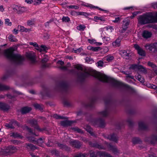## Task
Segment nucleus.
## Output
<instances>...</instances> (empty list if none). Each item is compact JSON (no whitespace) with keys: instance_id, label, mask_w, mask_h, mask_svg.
<instances>
[{"instance_id":"nucleus-1","label":"nucleus","mask_w":157,"mask_h":157,"mask_svg":"<svg viewBox=\"0 0 157 157\" xmlns=\"http://www.w3.org/2000/svg\"><path fill=\"white\" fill-rule=\"evenodd\" d=\"M74 67L81 71L78 75L79 78L82 80L92 76L98 78L101 81L110 83L113 86L116 87L129 88L128 85L116 80L113 78L108 77L105 75L98 73L95 71L91 69H87L85 67L83 68L81 65H75L74 66Z\"/></svg>"},{"instance_id":"nucleus-2","label":"nucleus","mask_w":157,"mask_h":157,"mask_svg":"<svg viewBox=\"0 0 157 157\" xmlns=\"http://www.w3.org/2000/svg\"><path fill=\"white\" fill-rule=\"evenodd\" d=\"M14 49L10 48L4 51V55L13 63L17 64L22 63L24 60V57L19 54L14 53Z\"/></svg>"},{"instance_id":"nucleus-3","label":"nucleus","mask_w":157,"mask_h":157,"mask_svg":"<svg viewBox=\"0 0 157 157\" xmlns=\"http://www.w3.org/2000/svg\"><path fill=\"white\" fill-rule=\"evenodd\" d=\"M139 22L141 25L157 22V13L155 16L152 13H148L140 16L138 18Z\"/></svg>"},{"instance_id":"nucleus-4","label":"nucleus","mask_w":157,"mask_h":157,"mask_svg":"<svg viewBox=\"0 0 157 157\" xmlns=\"http://www.w3.org/2000/svg\"><path fill=\"white\" fill-rule=\"evenodd\" d=\"M90 157H97V156H99L100 157H104L106 156L108 157H112L111 156L105 152L98 151L96 153L93 151L90 153Z\"/></svg>"},{"instance_id":"nucleus-5","label":"nucleus","mask_w":157,"mask_h":157,"mask_svg":"<svg viewBox=\"0 0 157 157\" xmlns=\"http://www.w3.org/2000/svg\"><path fill=\"white\" fill-rule=\"evenodd\" d=\"M144 47L147 50H148L152 52H157V43L147 44L144 45Z\"/></svg>"},{"instance_id":"nucleus-6","label":"nucleus","mask_w":157,"mask_h":157,"mask_svg":"<svg viewBox=\"0 0 157 157\" xmlns=\"http://www.w3.org/2000/svg\"><path fill=\"white\" fill-rule=\"evenodd\" d=\"M5 126L7 129H14L16 126L19 127L20 124L15 120H13L9 123H6L5 124Z\"/></svg>"},{"instance_id":"nucleus-7","label":"nucleus","mask_w":157,"mask_h":157,"mask_svg":"<svg viewBox=\"0 0 157 157\" xmlns=\"http://www.w3.org/2000/svg\"><path fill=\"white\" fill-rule=\"evenodd\" d=\"M104 137L105 138L116 143H117L119 138L117 135L115 133H113L109 135H105Z\"/></svg>"},{"instance_id":"nucleus-8","label":"nucleus","mask_w":157,"mask_h":157,"mask_svg":"<svg viewBox=\"0 0 157 157\" xmlns=\"http://www.w3.org/2000/svg\"><path fill=\"white\" fill-rule=\"evenodd\" d=\"M93 124L94 125H98L101 128H104L105 124L104 120L101 118L94 121Z\"/></svg>"},{"instance_id":"nucleus-9","label":"nucleus","mask_w":157,"mask_h":157,"mask_svg":"<svg viewBox=\"0 0 157 157\" xmlns=\"http://www.w3.org/2000/svg\"><path fill=\"white\" fill-rule=\"evenodd\" d=\"M130 68L133 69H137L143 73H147V70L146 69L141 65H132L130 67Z\"/></svg>"},{"instance_id":"nucleus-10","label":"nucleus","mask_w":157,"mask_h":157,"mask_svg":"<svg viewBox=\"0 0 157 157\" xmlns=\"http://www.w3.org/2000/svg\"><path fill=\"white\" fill-rule=\"evenodd\" d=\"M105 145L109 150L112 151L114 154L119 153V151L116 146H113L110 144L107 143H106Z\"/></svg>"},{"instance_id":"nucleus-11","label":"nucleus","mask_w":157,"mask_h":157,"mask_svg":"<svg viewBox=\"0 0 157 157\" xmlns=\"http://www.w3.org/2000/svg\"><path fill=\"white\" fill-rule=\"evenodd\" d=\"M27 122L30 124L32 126L34 127L35 129L40 131H41V129L37 125V122L36 120L34 119L29 120L27 121Z\"/></svg>"},{"instance_id":"nucleus-12","label":"nucleus","mask_w":157,"mask_h":157,"mask_svg":"<svg viewBox=\"0 0 157 157\" xmlns=\"http://www.w3.org/2000/svg\"><path fill=\"white\" fill-rule=\"evenodd\" d=\"M134 48L137 51L138 54L140 56H145L146 55L145 51L141 48L137 44H135L134 45Z\"/></svg>"},{"instance_id":"nucleus-13","label":"nucleus","mask_w":157,"mask_h":157,"mask_svg":"<svg viewBox=\"0 0 157 157\" xmlns=\"http://www.w3.org/2000/svg\"><path fill=\"white\" fill-rule=\"evenodd\" d=\"M89 145L92 147H95L99 149H105L106 148L103 146L98 144L96 142L92 143L91 142H89Z\"/></svg>"},{"instance_id":"nucleus-14","label":"nucleus","mask_w":157,"mask_h":157,"mask_svg":"<svg viewBox=\"0 0 157 157\" xmlns=\"http://www.w3.org/2000/svg\"><path fill=\"white\" fill-rule=\"evenodd\" d=\"M17 150V149L15 147L10 146L7 148L6 152L9 154H11L15 153Z\"/></svg>"},{"instance_id":"nucleus-15","label":"nucleus","mask_w":157,"mask_h":157,"mask_svg":"<svg viewBox=\"0 0 157 157\" xmlns=\"http://www.w3.org/2000/svg\"><path fill=\"white\" fill-rule=\"evenodd\" d=\"M71 144L73 147L79 148L82 145L81 142L78 140H73L71 141Z\"/></svg>"},{"instance_id":"nucleus-16","label":"nucleus","mask_w":157,"mask_h":157,"mask_svg":"<svg viewBox=\"0 0 157 157\" xmlns=\"http://www.w3.org/2000/svg\"><path fill=\"white\" fill-rule=\"evenodd\" d=\"M73 123V121L66 120L61 121L60 124L62 126L66 127L71 125Z\"/></svg>"},{"instance_id":"nucleus-17","label":"nucleus","mask_w":157,"mask_h":157,"mask_svg":"<svg viewBox=\"0 0 157 157\" xmlns=\"http://www.w3.org/2000/svg\"><path fill=\"white\" fill-rule=\"evenodd\" d=\"M120 54L124 58H126V57H129L131 56L130 53L129 52L125 50H121L119 51Z\"/></svg>"},{"instance_id":"nucleus-18","label":"nucleus","mask_w":157,"mask_h":157,"mask_svg":"<svg viewBox=\"0 0 157 157\" xmlns=\"http://www.w3.org/2000/svg\"><path fill=\"white\" fill-rule=\"evenodd\" d=\"M10 108L9 106L5 103L0 102V109L4 111H7Z\"/></svg>"},{"instance_id":"nucleus-19","label":"nucleus","mask_w":157,"mask_h":157,"mask_svg":"<svg viewBox=\"0 0 157 157\" xmlns=\"http://www.w3.org/2000/svg\"><path fill=\"white\" fill-rule=\"evenodd\" d=\"M152 35V33L151 32H149L147 30L144 31L142 33V36L145 39H147L150 38Z\"/></svg>"},{"instance_id":"nucleus-20","label":"nucleus","mask_w":157,"mask_h":157,"mask_svg":"<svg viewBox=\"0 0 157 157\" xmlns=\"http://www.w3.org/2000/svg\"><path fill=\"white\" fill-rule=\"evenodd\" d=\"M139 127L140 129L141 130H146L147 128L146 124L143 121H140L139 123Z\"/></svg>"},{"instance_id":"nucleus-21","label":"nucleus","mask_w":157,"mask_h":157,"mask_svg":"<svg viewBox=\"0 0 157 157\" xmlns=\"http://www.w3.org/2000/svg\"><path fill=\"white\" fill-rule=\"evenodd\" d=\"M26 56L27 58L32 62H34L35 60V56L33 53H27L26 54Z\"/></svg>"},{"instance_id":"nucleus-22","label":"nucleus","mask_w":157,"mask_h":157,"mask_svg":"<svg viewBox=\"0 0 157 157\" xmlns=\"http://www.w3.org/2000/svg\"><path fill=\"white\" fill-rule=\"evenodd\" d=\"M122 28L123 30L125 31L128 28V26L129 23V20L128 19H125L123 21Z\"/></svg>"},{"instance_id":"nucleus-23","label":"nucleus","mask_w":157,"mask_h":157,"mask_svg":"<svg viewBox=\"0 0 157 157\" xmlns=\"http://www.w3.org/2000/svg\"><path fill=\"white\" fill-rule=\"evenodd\" d=\"M31 141L35 144H37L41 146V145L42 143H43L44 141V138H41L37 140H35L34 139H32Z\"/></svg>"},{"instance_id":"nucleus-24","label":"nucleus","mask_w":157,"mask_h":157,"mask_svg":"<svg viewBox=\"0 0 157 157\" xmlns=\"http://www.w3.org/2000/svg\"><path fill=\"white\" fill-rule=\"evenodd\" d=\"M109 114L108 111L107 109L100 112L98 113V116L100 117H107Z\"/></svg>"},{"instance_id":"nucleus-25","label":"nucleus","mask_w":157,"mask_h":157,"mask_svg":"<svg viewBox=\"0 0 157 157\" xmlns=\"http://www.w3.org/2000/svg\"><path fill=\"white\" fill-rule=\"evenodd\" d=\"M121 39L119 38L117 39L115 41L113 42L112 43L113 46L115 47H119L121 45Z\"/></svg>"},{"instance_id":"nucleus-26","label":"nucleus","mask_w":157,"mask_h":157,"mask_svg":"<svg viewBox=\"0 0 157 157\" xmlns=\"http://www.w3.org/2000/svg\"><path fill=\"white\" fill-rule=\"evenodd\" d=\"M60 89L63 91H66L68 88L67 84L66 82H63L60 85Z\"/></svg>"},{"instance_id":"nucleus-27","label":"nucleus","mask_w":157,"mask_h":157,"mask_svg":"<svg viewBox=\"0 0 157 157\" xmlns=\"http://www.w3.org/2000/svg\"><path fill=\"white\" fill-rule=\"evenodd\" d=\"M31 109L30 107H25L21 108V112L22 114H25L29 112Z\"/></svg>"},{"instance_id":"nucleus-28","label":"nucleus","mask_w":157,"mask_h":157,"mask_svg":"<svg viewBox=\"0 0 157 157\" xmlns=\"http://www.w3.org/2000/svg\"><path fill=\"white\" fill-rule=\"evenodd\" d=\"M86 6V7H89L90 8L97 9L99 10L104 11L105 13H108L109 12V11L108 10H105L102 9H101L100 8H99V7H98V6H94L92 5L89 4V5H88Z\"/></svg>"},{"instance_id":"nucleus-29","label":"nucleus","mask_w":157,"mask_h":157,"mask_svg":"<svg viewBox=\"0 0 157 157\" xmlns=\"http://www.w3.org/2000/svg\"><path fill=\"white\" fill-rule=\"evenodd\" d=\"M147 64L149 66L153 69L155 72L157 74V66L153 63L150 62H148Z\"/></svg>"},{"instance_id":"nucleus-30","label":"nucleus","mask_w":157,"mask_h":157,"mask_svg":"<svg viewBox=\"0 0 157 157\" xmlns=\"http://www.w3.org/2000/svg\"><path fill=\"white\" fill-rule=\"evenodd\" d=\"M18 28L20 30V31L21 32H29L31 31V29H27L24 27L23 26L19 25L18 26Z\"/></svg>"},{"instance_id":"nucleus-31","label":"nucleus","mask_w":157,"mask_h":157,"mask_svg":"<svg viewBox=\"0 0 157 157\" xmlns=\"http://www.w3.org/2000/svg\"><path fill=\"white\" fill-rule=\"evenodd\" d=\"M10 89V87L7 86L0 83V91L6 90Z\"/></svg>"},{"instance_id":"nucleus-32","label":"nucleus","mask_w":157,"mask_h":157,"mask_svg":"<svg viewBox=\"0 0 157 157\" xmlns=\"http://www.w3.org/2000/svg\"><path fill=\"white\" fill-rule=\"evenodd\" d=\"M25 145L27 149H30L32 150H34L37 148L36 147L31 144H26Z\"/></svg>"},{"instance_id":"nucleus-33","label":"nucleus","mask_w":157,"mask_h":157,"mask_svg":"<svg viewBox=\"0 0 157 157\" xmlns=\"http://www.w3.org/2000/svg\"><path fill=\"white\" fill-rule=\"evenodd\" d=\"M27 10V9L24 7L19 6L18 11L17 13L18 14H21L22 13L25 12Z\"/></svg>"},{"instance_id":"nucleus-34","label":"nucleus","mask_w":157,"mask_h":157,"mask_svg":"<svg viewBox=\"0 0 157 157\" xmlns=\"http://www.w3.org/2000/svg\"><path fill=\"white\" fill-rule=\"evenodd\" d=\"M33 105L35 109L40 110H42L44 108V106L43 105H40L38 103L34 104Z\"/></svg>"},{"instance_id":"nucleus-35","label":"nucleus","mask_w":157,"mask_h":157,"mask_svg":"<svg viewBox=\"0 0 157 157\" xmlns=\"http://www.w3.org/2000/svg\"><path fill=\"white\" fill-rule=\"evenodd\" d=\"M84 128L86 131L90 133L91 135H93L94 133L92 132V129L90 126L87 125L85 126Z\"/></svg>"},{"instance_id":"nucleus-36","label":"nucleus","mask_w":157,"mask_h":157,"mask_svg":"<svg viewBox=\"0 0 157 157\" xmlns=\"http://www.w3.org/2000/svg\"><path fill=\"white\" fill-rule=\"evenodd\" d=\"M36 49L39 51L40 52L42 51H45L48 50V48L45 46L41 45L40 47L37 48Z\"/></svg>"},{"instance_id":"nucleus-37","label":"nucleus","mask_w":157,"mask_h":157,"mask_svg":"<svg viewBox=\"0 0 157 157\" xmlns=\"http://www.w3.org/2000/svg\"><path fill=\"white\" fill-rule=\"evenodd\" d=\"M89 155L88 153L82 154L80 153L76 154L74 157H87Z\"/></svg>"},{"instance_id":"nucleus-38","label":"nucleus","mask_w":157,"mask_h":157,"mask_svg":"<svg viewBox=\"0 0 157 157\" xmlns=\"http://www.w3.org/2000/svg\"><path fill=\"white\" fill-rule=\"evenodd\" d=\"M48 60V56L46 55H45L44 56V57L42 60V63H44L47 62ZM43 66L44 67H46V65L44 64L43 65Z\"/></svg>"},{"instance_id":"nucleus-39","label":"nucleus","mask_w":157,"mask_h":157,"mask_svg":"<svg viewBox=\"0 0 157 157\" xmlns=\"http://www.w3.org/2000/svg\"><path fill=\"white\" fill-rule=\"evenodd\" d=\"M152 140L151 141V143L153 144H157V136L156 135L152 136Z\"/></svg>"},{"instance_id":"nucleus-40","label":"nucleus","mask_w":157,"mask_h":157,"mask_svg":"<svg viewBox=\"0 0 157 157\" xmlns=\"http://www.w3.org/2000/svg\"><path fill=\"white\" fill-rule=\"evenodd\" d=\"M136 77V78L141 82L143 83L144 82V78L142 77L141 75H138Z\"/></svg>"},{"instance_id":"nucleus-41","label":"nucleus","mask_w":157,"mask_h":157,"mask_svg":"<svg viewBox=\"0 0 157 157\" xmlns=\"http://www.w3.org/2000/svg\"><path fill=\"white\" fill-rule=\"evenodd\" d=\"M11 136L15 138H22L21 136L17 132H13L12 133Z\"/></svg>"},{"instance_id":"nucleus-42","label":"nucleus","mask_w":157,"mask_h":157,"mask_svg":"<svg viewBox=\"0 0 157 157\" xmlns=\"http://www.w3.org/2000/svg\"><path fill=\"white\" fill-rule=\"evenodd\" d=\"M9 40L11 42H15L17 41V39L15 37L12 35H10L8 37Z\"/></svg>"},{"instance_id":"nucleus-43","label":"nucleus","mask_w":157,"mask_h":157,"mask_svg":"<svg viewBox=\"0 0 157 157\" xmlns=\"http://www.w3.org/2000/svg\"><path fill=\"white\" fill-rule=\"evenodd\" d=\"M87 48L88 49H90L96 52L99 49V47H93L91 46H89Z\"/></svg>"},{"instance_id":"nucleus-44","label":"nucleus","mask_w":157,"mask_h":157,"mask_svg":"<svg viewBox=\"0 0 157 157\" xmlns=\"http://www.w3.org/2000/svg\"><path fill=\"white\" fill-rule=\"evenodd\" d=\"M67 65H68L67 66H59L58 67L62 70H64V71H68V69H67V67H69L70 65V64L68 63Z\"/></svg>"},{"instance_id":"nucleus-45","label":"nucleus","mask_w":157,"mask_h":157,"mask_svg":"<svg viewBox=\"0 0 157 157\" xmlns=\"http://www.w3.org/2000/svg\"><path fill=\"white\" fill-rule=\"evenodd\" d=\"M62 21L65 22H68L70 21V19L68 17L63 16L62 19Z\"/></svg>"},{"instance_id":"nucleus-46","label":"nucleus","mask_w":157,"mask_h":157,"mask_svg":"<svg viewBox=\"0 0 157 157\" xmlns=\"http://www.w3.org/2000/svg\"><path fill=\"white\" fill-rule=\"evenodd\" d=\"M73 13H76L78 15L85 16H87L88 15V14L87 13L83 12H74Z\"/></svg>"},{"instance_id":"nucleus-47","label":"nucleus","mask_w":157,"mask_h":157,"mask_svg":"<svg viewBox=\"0 0 157 157\" xmlns=\"http://www.w3.org/2000/svg\"><path fill=\"white\" fill-rule=\"evenodd\" d=\"M106 59L108 61L110 62L114 59V57L112 56L108 55L106 57Z\"/></svg>"},{"instance_id":"nucleus-48","label":"nucleus","mask_w":157,"mask_h":157,"mask_svg":"<svg viewBox=\"0 0 157 157\" xmlns=\"http://www.w3.org/2000/svg\"><path fill=\"white\" fill-rule=\"evenodd\" d=\"M5 24L6 25L8 26H11L12 25V22L10 21V20L8 18H6L5 20Z\"/></svg>"},{"instance_id":"nucleus-49","label":"nucleus","mask_w":157,"mask_h":157,"mask_svg":"<svg viewBox=\"0 0 157 157\" xmlns=\"http://www.w3.org/2000/svg\"><path fill=\"white\" fill-rule=\"evenodd\" d=\"M77 28L78 30L80 31H83L86 28V27L83 25H80L77 26Z\"/></svg>"},{"instance_id":"nucleus-50","label":"nucleus","mask_w":157,"mask_h":157,"mask_svg":"<svg viewBox=\"0 0 157 157\" xmlns=\"http://www.w3.org/2000/svg\"><path fill=\"white\" fill-rule=\"evenodd\" d=\"M139 139L137 137L134 138L132 139V142L134 144L139 143Z\"/></svg>"},{"instance_id":"nucleus-51","label":"nucleus","mask_w":157,"mask_h":157,"mask_svg":"<svg viewBox=\"0 0 157 157\" xmlns=\"http://www.w3.org/2000/svg\"><path fill=\"white\" fill-rule=\"evenodd\" d=\"M51 152L53 154H54L57 156H58L59 154V151L56 150H53Z\"/></svg>"},{"instance_id":"nucleus-52","label":"nucleus","mask_w":157,"mask_h":157,"mask_svg":"<svg viewBox=\"0 0 157 157\" xmlns=\"http://www.w3.org/2000/svg\"><path fill=\"white\" fill-rule=\"evenodd\" d=\"M53 117L56 119H63L64 118V117L59 116L57 114H54Z\"/></svg>"},{"instance_id":"nucleus-53","label":"nucleus","mask_w":157,"mask_h":157,"mask_svg":"<svg viewBox=\"0 0 157 157\" xmlns=\"http://www.w3.org/2000/svg\"><path fill=\"white\" fill-rule=\"evenodd\" d=\"M29 44L30 45H33L35 47L37 48H39L38 45L36 42H30Z\"/></svg>"},{"instance_id":"nucleus-54","label":"nucleus","mask_w":157,"mask_h":157,"mask_svg":"<svg viewBox=\"0 0 157 157\" xmlns=\"http://www.w3.org/2000/svg\"><path fill=\"white\" fill-rule=\"evenodd\" d=\"M68 8L69 9H77L79 8L78 6L75 5H70L68 6Z\"/></svg>"},{"instance_id":"nucleus-55","label":"nucleus","mask_w":157,"mask_h":157,"mask_svg":"<svg viewBox=\"0 0 157 157\" xmlns=\"http://www.w3.org/2000/svg\"><path fill=\"white\" fill-rule=\"evenodd\" d=\"M74 129L75 131H77L78 133H83V131L81 129L79 128H74Z\"/></svg>"},{"instance_id":"nucleus-56","label":"nucleus","mask_w":157,"mask_h":157,"mask_svg":"<svg viewBox=\"0 0 157 157\" xmlns=\"http://www.w3.org/2000/svg\"><path fill=\"white\" fill-rule=\"evenodd\" d=\"M95 100V99L94 98H92L90 100V103L88 105V106L90 107H92L93 103L94 102Z\"/></svg>"},{"instance_id":"nucleus-57","label":"nucleus","mask_w":157,"mask_h":157,"mask_svg":"<svg viewBox=\"0 0 157 157\" xmlns=\"http://www.w3.org/2000/svg\"><path fill=\"white\" fill-rule=\"evenodd\" d=\"M82 50V49L81 48H79L77 49H73V50L74 52L75 53H79Z\"/></svg>"},{"instance_id":"nucleus-58","label":"nucleus","mask_w":157,"mask_h":157,"mask_svg":"<svg viewBox=\"0 0 157 157\" xmlns=\"http://www.w3.org/2000/svg\"><path fill=\"white\" fill-rule=\"evenodd\" d=\"M121 19V18L120 17H117L115 18V19L113 20V21L114 23H117L120 21Z\"/></svg>"},{"instance_id":"nucleus-59","label":"nucleus","mask_w":157,"mask_h":157,"mask_svg":"<svg viewBox=\"0 0 157 157\" xmlns=\"http://www.w3.org/2000/svg\"><path fill=\"white\" fill-rule=\"evenodd\" d=\"M103 64L104 63L101 60H100L98 62V67H103Z\"/></svg>"},{"instance_id":"nucleus-60","label":"nucleus","mask_w":157,"mask_h":157,"mask_svg":"<svg viewBox=\"0 0 157 157\" xmlns=\"http://www.w3.org/2000/svg\"><path fill=\"white\" fill-rule=\"evenodd\" d=\"M27 129L28 130V131L30 132V133H31V134H33V135H35V136H37V135H36L35 134V133L32 130L31 128H28V127H27Z\"/></svg>"},{"instance_id":"nucleus-61","label":"nucleus","mask_w":157,"mask_h":157,"mask_svg":"<svg viewBox=\"0 0 157 157\" xmlns=\"http://www.w3.org/2000/svg\"><path fill=\"white\" fill-rule=\"evenodd\" d=\"M27 24L29 26H31L34 24V22L32 20H29L27 22Z\"/></svg>"},{"instance_id":"nucleus-62","label":"nucleus","mask_w":157,"mask_h":157,"mask_svg":"<svg viewBox=\"0 0 157 157\" xmlns=\"http://www.w3.org/2000/svg\"><path fill=\"white\" fill-rule=\"evenodd\" d=\"M94 19L96 20H100L101 21H104V19L101 17H98V16H95L94 17Z\"/></svg>"},{"instance_id":"nucleus-63","label":"nucleus","mask_w":157,"mask_h":157,"mask_svg":"<svg viewBox=\"0 0 157 157\" xmlns=\"http://www.w3.org/2000/svg\"><path fill=\"white\" fill-rule=\"evenodd\" d=\"M150 87L151 88L154 89L156 90H157V86H156V85H154L153 84H151V85H150Z\"/></svg>"},{"instance_id":"nucleus-64","label":"nucleus","mask_w":157,"mask_h":157,"mask_svg":"<svg viewBox=\"0 0 157 157\" xmlns=\"http://www.w3.org/2000/svg\"><path fill=\"white\" fill-rule=\"evenodd\" d=\"M152 7L155 9H157V2L153 3L152 4Z\"/></svg>"}]
</instances>
